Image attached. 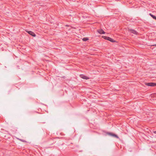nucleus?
Listing matches in <instances>:
<instances>
[{
  "instance_id": "obj_1",
  "label": "nucleus",
  "mask_w": 156,
  "mask_h": 156,
  "mask_svg": "<svg viewBox=\"0 0 156 156\" xmlns=\"http://www.w3.org/2000/svg\"><path fill=\"white\" fill-rule=\"evenodd\" d=\"M104 39L109 41H111L112 42H115V41L112 38H110V37H107L105 36H103L102 37Z\"/></svg>"
},
{
  "instance_id": "obj_2",
  "label": "nucleus",
  "mask_w": 156,
  "mask_h": 156,
  "mask_svg": "<svg viewBox=\"0 0 156 156\" xmlns=\"http://www.w3.org/2000/svg\"><path fill=\"white\" fill-rule=\"evenodd\" d=\"M128 31L130 33H131L135 34L137 35L138 34V32L134 29H129Z\"/></svg>"
},
{
  "instance_id": "obj_3",
  "label": "nucleus",
  "mask_w": 156,
  "mask_h": 156,
  "mask_svg": "<svg viewBox=\"0 0 156 156\" xmlns=\"http://www.w3.org/2000/svg\"><path fill=\"white\" fill-rule=\"evenodd\" d=\"M155 83H146V85L147 86L153 87L155 86Z\"/></svg>"
},
{
  "instance_id": "obj_4",
  "label": "nucleus",
  "mask_w": 156,
  "mask_h": 156,
  "mask_svg": "<svg viewBox=\"0 0 156 156\" xmlns=\"http://www.w3.org/2000/svg\"><path fill=\"white\" fill-rule=\"evenodd\" d=\"M80 77L84 79L87 80L89 79V78L87 76H85L84 75L81 74L80 75Z\"/></svg>"
},
{
  "instance_id": "obj_5",
  "label": "nucleus",
  "mask_w": 156,
  "mask_h": 156,
  "mask_svg": "<svg viewBox=\"0 0 156 156\" xmlns=\"http://www.w3.org/2000/svg\"><path fill=\"white\" fill-rule=\"evenodd\" d=\"M27 32L30 35H32V36H33V37H35L36 36V34L33 32L30 31H27Z\"/></svg>"
},
{
  "instance_id": "obj_6",
  "label": "nucleus",
  "mask_w": 156,
  "mask_h": 156,
  "mask_svg": "<svg viewBox=\"0 0 156 156\" xmlns=\"http://www.w3.org/2000/svg\"><path fill=\"white\" fill-rule=\"evenodd\" d=\"M97 32L100 34H105V32L102 29H99L97 30Z\"/></svg>"
},
{
  "instance_id": "obj_7",
  "label": "nucleus",
  "mask_w": 156,
  "mask_h": 156,
  "mask_svg": "<svg viewBox=\"0 0 156 156\" xmlns=\"http://www.w3.org/2000/svg\"><path fill=\"white\" fill-rule=\"evenodd\" d=\"M149 15L151 17H152V18L154 19H155L156 20V16H155L153 15V14H152L151 13H150L149 14Z\"/></svg>"
},
{
  "instance_id": "obj_8",
  "label": "nucleus",
  "mask_w": 156,
  "mask_h": 156,
  "mask_svg": "<svg viewBox=\"0 0 156 156\" xmlns=\"http://www.w3.org/2000/svg\"><path fill=\"white\" fill-rule=\"evenodd\" d=\"M112 136H113V137H115L116 138H119V137L118 136L115 134H113L112 135Z\"/></svg>"
},
{
  "instance_id": "obj_9",
  "label": "nucleus",
  "mask_w": 156,
  "mask_h": 156,
  "mask_svg": "<svg viewBox=\"0 0 156 156\" xmlns=\"http://www.w3.org/2000/svg\"><path fill=\"white\" fill-rule=\"evenodd\" d=\"M88 40V39L87 37H85L83 39V41H86Z\"/></svg>"
},
{
  "instance_id": "obj_10",
  "label": "nucleus",
  "mask_w": 156,
  "mask_h": 156,
  "mask_svg": "<svg viewBox=\"0 0 156 156\" xmlns=\"http://www.w3.org/2000/svg\"><path fill=\"white\" fill-rule=\"evenodd\" d=\"M107 134L108 135H109L111 136H112V135L113 134V133H107Z\"/></svg>"
},
{
  "instance_id": "obj_11",
  "label": "nucleus",
  "mask_w": 156,
  "mask_h": 156,
  "mask_svg": "<svg viewBox=\"0 0 156 156\" xmlns=\"http://www.w3.org/2000/svg\"><path fill=\"white\" fill-rule=\"evenodd\" d=\"M20 140L22 141V142H26V141L25 140H22V139H20Z\"/></svg>"
},
{
  "instance_id": "obj_12",
  "label": "nucleus",
  "mask_w": 156,
  "mask_h": 156,
  "mask_svg": "<svg viewBox=\"0 0 156 156\" xmlns=\"http://www.w3.org/2000/svg\"><path fill=\"white\" fill-rule=\"evenodd\" d=\"M154 133L155 134H156V131L154 132Z\"/></svg>"
},
{
  "instance_id": "obj_13",
  "label": "nucleus",
  "mask_w": 156,
  "mask_h": 156,
  "mask_svg": "<svg viewBox=\"0 0 156 156\" xmlns=\"http://www.w3.org/2000/svg\"><path fill=\"white\" fill-rule=\"evenodd\" d=\"M155 86H156V83H155Z\"/></svg>"
},
{
  "instance_id": "obj_14",
  "label": "nucleus",
  "mask_w": 156,
  "mask_h": 156,
  "mask_svg": "<svg viewBox=\"0 0 156 156\" xmlns=\"http://www.w3.org/2000/svg\"><path fill=\"white\" fill-rule=\"evenodd\" d=\"M153 46H156V44L154 45H153Z\"/></svg>"
}]
</instances>
